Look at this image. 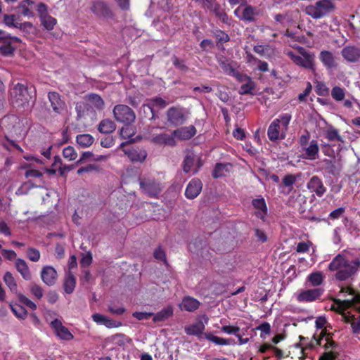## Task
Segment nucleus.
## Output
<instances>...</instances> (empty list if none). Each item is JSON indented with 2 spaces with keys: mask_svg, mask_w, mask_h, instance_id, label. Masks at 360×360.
Listing matches in <instances>:
<instances>
[{
  "mask_svg": "<svg viewBox=\"0 0 360 360\" xmlns=\"http://www.w3.org/2000/svg\"><path fill=\"white\" fill-rule=\"evenodd\" d=\"M330 271H336L335 278L345 281L354 275L360 269V259L349 261L341 254L335 256L329 264Z\"/></svg>",
  "mask_w": 360,
  "mask_h": 360,
  "instance_id": "f257e3e1",
  "label": "nucleus"
},
{
  "mask_svg": "<svg viewBox=\"0 0 360 360\" xmlns=\"http://www.w3.org/2000/svg\"><path fill=\"white\" fill-rule=\"evenodd\" d=\"M33 93L35 91H31V88L20 82H12L9 86V100L15 107L24 108L27 105L30 100L34 97Z\"/></svg>",
  "mask_w": 360,
  "mask_h": 360,
  "instance_id": "f03ea898",
  "label": "nucleus"
},
{
  "mask_svg": "<svg viewBox=\"0 0 360 360\" xmlns=\"http://www.w3.org/2000/svg\"><path fill=\"white\" fill-rule=\"evenodd\" d=\"M335 8L331 1L319 0L313 5L307 6L305 13L314 19H319L333 12Z\"/></svg>",
  "mask_w": 360,
  "mask_h": 360,
  "instance_id": "7ed1b4c3",
  "label": "nucleus"
},
{
  "mask_svg": "<svg viewBox=\"0 0 360 360\" xmlns=\"http://www.w3.org/2000/svg\"><path fill=\"white\" fill-rule=\"evenodd\" d=\"M299 51L300 55H297L292 51H289L287 54L296 65L314 71L315 55L313 53L306 51L304 48H300Z\"/></svg>",
  "mask_w": 360,
  "mask_h": 360,
  "instance_id": "20e7f679",
  "label": "nucleus"
},
{
  "mask_svg": "<svg viewBox=\"0 0 360 360\" xmlns=\"http://www.w3.org/2000/svg\"><path fill=\"white\" fill-rule=\"evenodd\" d=\"M113 116L118 122L124 125H130L136 120V114L128 105L123 104L116 105L112 110Z\"/></svg>",
  "mask_w": 360,
  "mask_h": 360,
  "instance_id": "39448f33",
  "label": "nucleus"
},
{
  "mask_svg": "<svg viewBox=\"0 0 360 360\" xmlns=\"http://www.w3.org/2000/svg\"><path fill=\"white\" fill-rule=\"evenodd\" d=\"M140 188L143 193L151 198H157L162 190V184L155 179L140 178Z\"/></svg>",
  "mask_w": 360,
  "mask_h": 360,
  "instance_id": "423d86ee",
  "label": "nucleus"
},
{
  "mask_svg": "<svg viewBox=\"0 0 360 360\" xmlns=\"http://www.w3.org/2000/svg\"><path fill=\"white\" fill-rule=\"evenodd\" d=\"M203 163L201 158L194 153H188L184 160L183 170L186 173L193 172L195 174L202 166Z\"/></svg>",
  "mask_w": 360,
  "mask_h": 360,
  "instance_id": "0eeeda50",
  "label": "nucleus"
},
{
  "mask_svg": "<svg viewBox=\"0 0 360 360\" xmlns=\"http://www.w3.org/2000/svg\"><path fill=\"white\" fill-rule=\"evenodd\" d=\"M347 292L349 295H352L351 299L341 300L340 299H334V302L338 305V308L341 310H345L349 307L354 306L356 303H360V295L355 294V291L349 288H342L340 292Z\"/></svg>",
  "mask_w": 360,
  "mask_h": 360,
  "instance_id": "6e6552de",
  "label": "nucleus"
},
{
  "mask_svg": "<svg viewBox=\"0 0 360 360\" xmlns=\"http://www.w3.org/2000/svg\"><path fill=\"white\" fill-rule=\"evenodd\" d=\"M202 5L204 8L212 11L214 15L224 23L230 24V20L226 12L221 8V6L215 0H203Z\"/></svg>",
  "mask_w": 360,
  "mask_h": 360,
  "instance_id": "1a4fd4ad",
  "label": "nucleus"
},
{
  "mask_svg": "<svg viewBox=\"0 0 360 360\" xmlns=\"http://www.w3.org/2000/svg\"><path fill=\"white\" fill-rule=\"evenodd\" d=\"M323 292L321 288H314L300 292L297 295V300L300 302H310L320 298Z\"/></svg>",
  "mask_w": 360,
  "mask_h": 360,
  "instance_id": "9d476101",
  "label": "nucleus"
},
{
  "mask_svg": "<svg viewBox=\"0 0 360 360\" xmlns=\"http://www.w3.org/2000/svg\"><path fill=\"white\" fill-rule=\"evenodd\" d=\"M167 121L174 125L179 126L184 124L186 120L183 110L176 108H170L167 111Z\"/></svg>",
  "mask_w": 360,
  "mask_h": 360,
  "instance_id": "9b49d317",
  "label": "nucleus"
},
{
  "mask_svg": "<svg viewBox=\"0 0 360 360\" xmlns=\"http://www.w3.org/2000/svg\"><path fill=\"white\" fill-rule=\"evenodd\" d=\"M341 55L345 60L349 63L360 61V47L348 45L341 51Z\"/></svg>",
  "mask_w": 360,
  "mask_h": 360,
  "instance_id": "f8f14e48",
  "label": "nucleus"
},
{
  "mask_svg": "<svg viewBox=\"0 0 360 360\" xmlns=\"http://www.w3.org/2000/svg\"><path fill=\"white\" fill-rule=\"evenodd\" d=\"M51 326L60 339L64 340H70L73 339V335L69 331L68 328L63 325L62 322L59 319H56L52 321Z\"/></svg>",
  "mask_w": 360,
  "mask_h": 360,
  "instance_id": "ddd939ff",
  "label": "nucleus"
},
{
  "mask_svg": "<svg viewBox=\"0 0 360 360\" xmlns=\"http://www.w3.org/2000/svg\"><path fill=\"white\" fill-rule=\"evenodd\" d=\"M240 11V7H238L234 11V14L238 16L240 20L247 22H255L256 17L259 15L257 10L250 5H246L242 11L241 15L238 13Z\"/></svg>",
  "mask_w": 360,
  "mask_h": 360,
  "instance_id": "4468645a",
  "label": "nucleus"
},
{
  "mask_svg": "<svg viewBox=\"0 0 360 360\" xmlns=\"http://www.w3.org/2000/svg\"><path fill=\"white\" fill-rule=\"evenodd\" d=\"M91 11L97 16L105 18H112L113 17L112 12L108 5L103 1H96L93 4Z\"/></svg>",
  "mask_w": 360,
  "mask_h": 360,
  "instance_id": "2eb2a0df",
  "label": "nucleus"
},
{
  "mask_svg": "<svg viewBox=\"0 0 360 360\" xmlns=\"http://www.w3.org/2000/svg\"><path fill=\"white\" fill-rule=\"evenodd\" d=\"M202 188V184L198 179H192L188 184L185 195L188 199H194L200 193Z\"/></svg>",
  "mask_w": 360,
  "mask_h": 360,
  "instance_id": "dca6fc26",
  "label": "nucleus"
},
{
  "mask_svg": "<svg viewBox=\"0 0 360 360\" xmlns=\"http://www.w3.org/2000/svg\"><path fill=\"white\" fill-rule=\"evenodd\" d=\"M307 188L312 192H314L319 197H321L326 191L322 181L317 176H314L311 178L307 183Z\"/></svg>",
  "mask_w": 360,
  "mask_h": 360,
  "instance_id": "f3484780",
  "label": "nucleus"
},
{
  "mask_svg": "<svg viewBox=\"0 0 360 360\" xmlns=\"http://www.w3.org/2000/svg\"><path fill=\"white\" fill-rule=\"evenodd\" d=\"M41 277L43 282L49 286L53 285L57 278V272L51 266H44L41 271Z\"/></svg>",
  "mask_w": 360,
  "mask_h": 360,
  "instance_id": "a211bd4d",
  "label": "nucleus"
},
{
  "mask_svg": "<svg viewBox=\"0 0 360 360\" xmlns=\"http://www.w3.org/2000/svg\"><path fill=\"white\" fill-rule=\"evenodd\" d=\"M49 100L51 103V105L53 110L60 114L64 110L65 104L64 101L60 98V95L57 92H49L48 94Z\"/></svg>",
  "mask_w": 360,
  "mask_h": 360,
  "instance_id": "6ab92c4d",
  "label": "nucleus"
},
{
  "mask_svg": "<svg viewBox=\"0 0 360 360\" xmlns=\"http://www.w3.org/2000/svg\"><path fill=\"white\" fill-rule=\"evenodd\" d=\"M302 150L304 151L303 158L305 159L314 160L319 156V147L316 140L311 141L309 144L307 145Z\"/></svg>",
  "mask_w": 360,
  "mask_h": 360,
  "instance_id": "aec40b11",
  "label": "nucleus"
},
{
  "mask_svg": "<svg viewBox=\"0 0 360 360\" xmlns=\"http://www.w3.org/2000/svg\"><path fill=\"white\" fill-rule=\"evenodd\" d=\"M196 129L194 126L184 127L177 129L173 131L174 136L180 140H188L195 136Z\"/></svg>",
  "mask_w": 360,
  "mask_h": 360,
  "instance_id": "412c9836",
  "label": "nucleus"
},
{
  "mask_svg": "<svg viewBox=\"0 0 360 360\" xmlns=\"http://www.w3.org/2000/svg\"><path fill=\"white\" fill-rule=\"evenodd\" d=\"M84 99L86 103L89 104V107L92 106L98 110H102L104 108L105 102L98 94H88L84 96Z\"/></svg>",
  "mask_w": 360,
  "mask_h": 360,
  "instance_id": "4be33fe9",
  "label": "nucleus"
},
{
  "mask_svg": "<svg viewBox=\"0 0 360 360\" xmlns=\"http://www.w3.org/2000/svg\"><path fill=\"white\" fill-rule=\"evenodd\" d=\"M125 154L132 162H143L147 157V152L142 148H131L124 150Z\"/></svg>",
  "mask_w": 360,
  "mask_h": 360,
  "instance_id": "5701e85b",
  "label": "nucleus"
},
{
  "mask_svg": "<svg viewBox=\"0 0 360 360\" xmlns=\"http://www.w3.org/2000/svg\"><path fill=\"white\" fill-rule=\"evenodd\" d=\"M15 266L17 271L20 274V275L25 280H31L32 274L25 260L21 258L16 259L15 262Z\"/></svg>",
  "mask_w": 360,
  "mask_h": 360,
  "instance_id": "b1692460",
  "label": "nucleus"
},
{
  "mask_svg": "<svg viewBox=\"0 0 360 360\" xmlns=\"http://www.w3.org/2000/svg\"><path fill=\"white\" fill-rule=\"evenodd\" d=\"M319 59L328 69H332L337 67V63L334 55L328 51H321L319 54Z\"/></svg>",
  "mask_w": 360,
  "mask_h": 360,
  "instance_id": "393cba45",
  "label": "nucleus"
},
{
  "mask_svg": "<svg viewBox=\"0 0 360 360\" xmlns=\"http://www.w3.org/2000/svg\"><path fill=\"white\" fill-rule=\"evenodd\" d=\"M152 142L155 144H163L169 146H174L176 145V141L174 140L173 134L172 135L167 134H158L153 137Z\"/></svg>",
  "mask_w": 360,
  "mask_h": 360,
  "instance_id": "a878e982",
  "label": "nucleus"
},
{
  "mask_svg": "<svg viewBox=\"0 0 360 360\" xmlns=\"http://www.w3.org/2000/svg\"><path fill=\"white\" fill-rule=\"evenodd\" d=\"M205 328L204 323L199 321L188 326H186L184 331L187 335H196L200 338L205 330Z\"/></svg>",
  "mask_w": 360,
  "mask_h": 360,
  "instance_id": "bb28decb",
  "label": "nucleus"
},
{
  "mask_svg": "<svg viewBox=\"0 0 360 360\" xmlns=\"http://www.w3.org/2000/svg\"><path fill=\"white\" fill-rule=\"evenodd\" d=\"M205 338L213 342L216 345H235V340L232 338L225 339L218 336L214 335L211 333H206L203 334Z\"/></svg>",
  "mask_w": 360,
  "mask_h": 360,
  "instance_id": "cd10ccee",
  "label": "nucleus"
},
{
  "mask_svg": "<svg viewBox=\"0 0 360 360\" xmlns=\"http://www.w3.org/2000/svg\"><path fill=\"white\" fill-rule=\"evenodd\" d=\"M252 205L257 210L255 212L256 216L261 219H264L267 212V207L264 199L263 198L254 199L252 200Z\"/></svg>",
  "mask_w": 360,
  "mask_h": 360,
  "instance_id": "c85d7f7f",
  "label": "nucleus"
},
{
  "mask_svg": "<svg viewBox=\"0 0 360 360\" xmlns=\"http://www.w3.org/2000/svg\"><path fill=\"white\" fill-rule=\"evenodd\" d=\"M278 123V120H274L268 128L267 135L269 139L272 141L278 139L280 137V132H282V128Z\"/></svg>",
  "mask_w": 360,
  "mask_h": 360,
  "instance_id": "c756f323",
  "label": "nucleus"
},
{
  "mask_svg": "<svg viewBox=\"0 0 360 360\" xmlns=\"http://www.w3.org/2000/svg\"><path fill=\"white\" fill-rule=\"evenodd\" d=\"M116 129L115 123L110 119L102 120L98 126V130L102 134H110Z\"/></svg>",
  "mask_w": 360,
  "mask_h": 360,
  "instance_id": "7c9ffc66",
  "label": "nucleus"
},
{
  "mask_svg": "<svg viewBox=\"0 0 360 360\" xmlns=\"http://www.w3.org/2000/svg\"><path fill=\"white\" fill-rule=\"evenodd\" d=\"M140 114L143 117L147 118L150 120H155L158 117V116L156 115L155 109L153 108V105L149 102L142 105L140 110Z\"/></svg>",
  "mask_w": 360,
  "mask_h": 360,
  "instance_id": "2f4dec72",
  "label": "nucleus"
},
{
  "mask_svg": "<svg viewBox=\"0 0 360 360\" xmlns=\"http://www.w3.org/2000/svg\"><path fill=\"white\" fill-rule=\"evenodd\" d=\"M232 168L230 163H217L212 172V176L214 179L225 176Z\"/></svg>",
  "mask_w": 360,
  "mask_h": 360,
  "instance_id": "473e14b6",
  "label": "nucleus"
},
{
  "mask_svg": "<svg viewBox=\"0 0 360 360\" xmlns=\"http://www.w3.org/2000/svg\"><path fill=\"white\" fill-rule=\"evenodd\" d=\"M217 62L226 74L229 75H234L236 70L232 61L221 56L217 58Z\"/></svg>",
  "mask_w": 360,
  "mask_h": 360,
  "instance_id": "72a5a7b5",
  "label": "nucleus"
},
{
  "mask_svg": "<svg viewBox=\"0 0 360 360\" xmlns=\"http://www.w3.org/2000/svg\"><path fill=\"white\" fill-rule=\"evenodd\" d=\"M173 314V308L172 306H168L166 308L162 309L160 311L156 314H153V321L160 322L167 320L168 318L172 316Z\"/></svg>",
  "mask_w": 360,
  "mask_h": 360,
  "instance_id": "f704fd0d",
  "label": "nucleus"
},
{
  "mask_svg": "<svg viewBox=\"0 0 360 360\" xmlns=\"http://www.w3.org/2000/svg\"><path fill=\"white\" fill-rule=\"evenodd\" d=\"M108 340L115 345L123 347L131 341L128 337L122 333H117L108 338Z\"/></svg>",
  "mask_w": 360,
  "mask_h": 360,
  "instance_id": "c9c22d12",
  "label": "nucleus"
},
{
  "mask_svg": "<svg viewBox=\"0 0 360 360\" xmlns=\"http://www.w3.org/2000/svg\"><path fill=\"white\" fill-rule=\"evenodd\" d=\"M325 137L330 141H340L344 143V140L339 134V131L333 126H329L325 131Z\"/></svg>",
  "mask_w": 360,
  "mask_h": 360,
  "instance_id": "e433bc0d",
  "label": "nucleus"
},
{
  "mask_svg": "<svg viewBox=\"0 0 360 360\" xmlns=\"http://www.w3.org/2000/svg\"><path fill=\"white\" fill-rule=\"evenodd\" d=\"M200 302L192 297H186L183 300L181 307V309L188 311H193L198 308Z\"/></svg>",
  "mask_w": 360,
  "mask_h": 360,
  "instance_id": "4c0bfd02",
  "label": "nucleus"
},
{
  "mask_svg": "<svg viewBox=\"0 0 360 360\" xmlns=\"http://www.w3.org/2000/svg\"><path fill=\"white\" fill-rule=\"evenodd\" d=\"M76 279L74 275L69 271L66 275L64 282V290L66 293H72L75 288Z\"/></svg>",
  "mask_w": 360,
  "mask_h": 360,
  "instance_id": "58836bf2",
  "label": "nucleus"
},
{
  "mask_svg": "<svg viewBox=\"0 0 360 360\" xmlns=\"http://www.w3.org/2000/svg\"><path fill=\"white\" fill-rule=\"evenodd\" d=\"M2 44L0 46V53L6 57L12 56L15 50V47L8 41L7 39L1 41Z\"/></svg>",
  "mask_w": 360,
  "mask_h": 360,
  "instance_id": "ea45409f",
  "label": "nucleus"
},
{
  "mask_svg": "<svg viewBox=\"0 0 360 360\" xmlns=\"http://www.w3.org/2000/svg\"><path fill=\"white\" fill-rule=\"evenodd\" d=\"M4 281L10 290L15 294H18V286L15 278L13 274L7 271L4 276Z\"/></svg>",
  "mask_w": 360,
  "mask_h": 360,
  "instance_id": "a19ab883",
  "label": "nucleus"
},
{
  "mask_svg": "<svg viewBox=\"0 0 360 360\" xmlns=\"http://www.w3.org/2000/svg\"><path fill=\"white\" fill-rule=\"evenodd\" d=\"M94 140V137L88 134L77 135L76 138L77 144L82 148H87L90 146L93 143Z\"/></svg>",
  "mask_w": 360,
  "mask_h": 360,
  "instance_id": "79ce46f5",
  "label": "nucleus"
},
{
  "mask_svg": "<svg viewBox=\"0 0 360 360\" xmlns=\"http://www.w3.org/2000/svg\"><path fill=\"white\" fill-rule=\"evenodd\" d=\"M307 281L312 286L320 285L323 281V274L320 271L313 272L308 276Z\"/></svg>",
  "mask_w": 360,
  "mask_h": 360,
  "instance_id": "37998d69",
  "label": "nucleus"
},
{
  "mask_svg": "<svg viewBox=\"0 0 360 360\" xmlns=\"http://www.w3.org/2000/svg\"><path fill=\"white\" fill-rule=\"evenodd\" d=\"M10 307L13 314L19 319H25L27 317V311L21 305L10 303Z\"/></svg>",
  "mask_w": 360,
  "mask_h": 360,
  "instance_id": "c03bdc74",
  "label": "nucleus"
},
{
  "mask_svg": "<svg viewBox=\"0 0 360 360\" xmlns=\"http://www.w3.org/2000/svg\"><path fill=\"white\" fill-rule=\"evenodd\" d=\"M41 25L47 30H52L56 24V20L49 15H43L40 18Z\"/></svg>",
  "mask_w": 360,
  "mask_h": 360,
  "instance_id": "a18cd8bd",
  "label": "nucleus"
},
{
  "mask_svg": "<svg viewBox=\"0 0 360 360\" xmlns=\"http://www.w3.org/2000/svg\"><path fill=\"white\" fill-rule=\"evenodd\" d=\"M255 87V84L251 79L241 85L238 92L241 95L252 94Z\"/></svg>",
  "mask_w": 360,
  "mask_h": 360,
  "instance_id": "49530a36",
  "label": "nucleus"
},
{
  "mask_svg": "<svg viewBox=\"0 0 360 360\" xmlns=\"http://www.w3.org/2000/svg\"><path fill=\"white\" fill-rule=\"evenodd\" d=\"M332 98L337 101H342L345 96V90L338 86H334L331 90Z\"/></svg>",
  "mask_w": 360,
  "mask_h": 360,
  "instance_id": "de8ad7c7",
  "label": "nucleus"
},
{
  "mask_svg": "<svg viewBox=\"0 0 360 360\" xmlns=\"http://www.w3.org/2000/svg\"><path fill=\"white\" fill-rule=\"evenodd\" d=\"M290 120L291 115L288 113L283 114L281 115L279 118L275 120L278 121V124H280L282 128V133L285 132L288 129Z\"/></svg>",
  "mask_w": 360,
  "mask_h": 360,
  "instance_id": "09e8293b",
  "label": "nucleus"
},
{
  "mask_svg": "<svg viewBox=\"0 0 360 360\" xmlns=\"http://www.w3.org/2000/svg\"><path fill=\"white\" fill-rule=\"evenodd\" d=\"M26 255L30 261L37 262L39 260L41 255L37 249L30 247L27 250Z\"/></svg>",
  "mask_w": 360,
  "mask_h": 360,
  "instance_id": "8fccbe9b",
  "label": "nucleus"
},
{
  "mask_svg": "<svg viewBox=\"0 0 360 360\" xmlns=\"http://www.w3.org/2000/svg\"><path fill=\"white\" fill-rule=\"evenodd\" d=\"M89 104L85 102L77 103L75 110L77 114V117L79 118L83 117L86 112L89 110Z\"/></svg>",
  "mask_w": 360,
  "mask_h": 360,
  "instance_id": "3c124183",
  "label": "nucleus"
},
{
  "mask_svg": "<svg viewBox=\"0 0 360 360\" xmlns=\"http://www.w3.org/2000/svg\"><path fill=\"white\" fill-rule=\"evenodd\" d=\"M63 155L65 159L71 161L77 158V153L73 147L69 146L63 149Z\"/></svg>",
  "mask_w": 360,
  "mask_h": 360,
  "instance_id": "603ef678",
  "label": "nucleus"
},
{
  "mask_svg": "<svg viewBox=\"0 0 360 360\" xmlns=\"http://www.w3.org/2000/svg\"><path fill=\"white\" fill-rule=\"evenodd\" d=\"M135 134L134 130L129 127V125H125L121 128L120 131V135L122 139H127L132 137Z\"/></svg>",
  "mask_w": 360,
  "mask_h": 360,
  "instance_id": "864d4df0",
  "label": "nucleus"
},
{
  "mask_svg": "<svg viewBox=\"0 0 360 360\" xmlns=\"http://www.w3.org/2000/svg\"><path fill=\"white\" fill-rule=\"evenodd\" d=\"M316 92L319 96H325L329 94V89L323 82H316Z\"/></svg>",
  "mask_w": 360,
  "mask_h": 360,
  "instance_id": "5fc2aeb1",
  "label": "nucleus"
},
{
  "mask_svg": "<svg viewBox=\"0 0 360 360\" xmlns=\"http://www.w3.org/2000/svg\"><path fill=\"white\" fill-rule=\"evenodd\" d=\"M148 102L153 105V108L157 107L160 109H162L167 105V103L160 97L151 98Z\"/></svg>",
  "mask_w": 360,
  "mask_h": 360,
  "instance_id": "6e6d98bb",
  "label": "nucleus"
},
{
  "mask_svg": "<svg viewBox=\"0 0 360 360\" xmlns=\"http://www.w3.org/2000/svg\"><path fill=\"white\" fill-rule=\"evenodd\" d=\"M172 63L176 68L179 70L181 72H186L188 70V67L186 65L184 61L183 60L179 59L176 56L172 57Z\"/></svg>",
  "mask_w": 360,
  "mask_h": 360,
  "instance_id": "4d7b16f0",
  "label": "nucleus"
},
{
  "mask_svg": "<svg viewBox=\"0 0 360 360\" xmlns=\"http://www.w3.org/2000/svg\"><path fill=\"white\" fill-rule=\"evenodd\" d=\"M17 296L18 297L19 301L26 305L27 307L30 308L31 309H36L37 305L31 301L30 299L24 296L23 295L20 293H18Z\"/></svg>",
  "mask_w": 360,
  "mask_h": 360,
  "instance_id": "13d9d810",
  "label": "nucleus"
},
{
  "mask_svg": "<svg viewBox=\"0 0 360 360\" xmlns=\"http://www.w3.org/2000/svg\"><path fill=\"white\" fill-rule=\"evenodd\" d=\"M30 291L32 295L39 300L43 297L42 288L36 283H31Z\"/></svg>",
  "mask_w": 360,
  "mask_h": 360,
  "instance_id": "bf43d9fd",
  "label": "nucleus"
},
{
  "mask_svg": "<svg viewBox=\"0 0 360 360\" xmlns=\"http://www.w3.org/2000/svg\"><path fill=\"white\" fill-rule=\"evenodd\" d=\"M4 23L8 27H18L19 22H16L14 15H5L4 18Z\"/></svg>",
  "mask_w": 360,
  "mask_h": 360,
  "instance_id": "052dcab7",
  "label": "nucleus"
},
{
  "mask_svg": "<svg viewBox=\"0 0 360 360\" xmlns=\"http://www.w3.org/2000/svg\"><path fill=\"white\" fill-rule=\"evenodd\" d=\"M154 257L160 261H163L165 263L167 262L165 257V252L161 246H158L153 252Z\"/></svg>",
  "mask_w": 360,
  "mask_h": 360,
  "instance_id": "680f3d73",
  "label": "nucleus"
},
{
  "mask_svg": "<svg viewBox=\"0 0 360 360\" xmlns=\"http://www.w3.org/2000/svg\"><path fill=\"white\" fill-rule=\"evenodd\" d=\"M108 311L112 314L120 316L123 314L125 312L126 309L123 307H118L115 304H110L108 305Z\"/></svg>",
  "mask_w": 360,
  "mask_h": 360,
  "instance_id": "e2e57ef3",
  "label": "nucleus"
},
{
  "mask_svg": "<svg viewBox=\"0 0 360 360\" xmlns=\"http://www.w3.org/2000/svg\"><path fill=\"white\" fill-rule=\"evenodd\" d=\"M132 316L138 320H148L153 316L152 312H141L135 311L132 314Z\"/></svg>",
  "mask_w": 360,
  "mask_h": 360,
  "instance_id": "0e129e2a",
  "label": "nucleus"
},
{
  "mask_svg": "<svg viewBox=\"0 0 360 360\" xmlns=\"http://www.w3.org/2000/svg\"><path fill=\"white\" fill-rule=\"evenodd\" d=\"M324 162L326 165V169L328 172L335 175L339 172V169L337 168L335 165L330 160H325Z\"/></svg>",
  "mask_w": 360,
  "mask_h": 360,
  "instance_id": "69168bd1",
  "label": "nucleus"
},
{
  "mask_svg": "<svg viewBox=\"0 0 360 360\" xmlns=\"http://www.w3.org/2000/svg\"><path fill=\"white\" fill-rule=\"evenodd\" d=\"M215 37L218 40L219 42H227L230 40L229 36L224 32L221 30H218L215 33Z\"/></svg>",
  "mask_w": 360,
  "mask_h": 360,
  "instance_id": "338daca9",
  "label": "nucleus"
},
{
  "mask_svg": "<svg viewBox=\"0 0 360 360\" xmlns=\"http://www.w3.org/2000/svg\"><path fill=\"white\" fill-rule=\"evenodd\" d=\"M351 326L352 328L353 333L355 334H359L360 333V316L354 319L352 323Z\"/></svg>",
  "mask_w": 360,
  "mask_h": 360,
  "instance_id": "774afa93",
  "label": "nucleus"
}]
</instances>
